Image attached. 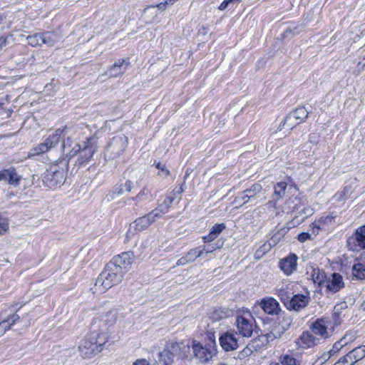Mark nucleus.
<instances>
[{"instance_id":"obj_24","label":"nucleus","mask_w":365,"mask_h":365,"mask_svg":"<svg viewBox=\"0 0 365 365\" xmlns=\"http://www.w3.org/2000/svg\"><path fill=\"white\" fill-rule=\"evenodd\" d=\"M225 228L226 226L224 223L215 224L210 229L209 234L202 237L203 242L205 243L212 242Z\"/></svg>"},{"instance_id":"obj_25","label":"nucleus","mask_w":365,"mask_h":365,"mask_svg":"<svg viewBox=\"0 0 365 365\" xmlns=\"http://www.w3.org/2000/svg\"><path fill=\"white\" fill-rule=\"evenodd\" d=\"M309 112L304 106H300L290 112L288 114V118L291 119V117L295 118V120H297L300 124L306 120L309 116Z\"/></svg>"},{"instance_id":"obj_52","label":"nucleus","mask_w":365,"mask_h":365,"mask_svg":"<svg viewBox=\"0 0 365 365\" xmlns=\"http://www.w3.org/2000/svg\"><path fill=\"white\" fill-rule=\"evenodd\" d=\"M166 6H167L165 5V2H161V3L158 4H153V5L148 6L145 9V11H147L148 9H153V8H158L159 10L164 11L165 9Z\"/></svg>"},{"instance_id":"obj_42","label":"nucleus","mask_w":365,"mask_h":365,"mask_svg":"<svg viewBox=\"0 0 365 365\" xmlns=\"http://www.w3.org/2000/svg\"><path fill=\"white\" fill-rule=\"evenodd\" d=\"M200 252H197V247L190 250L186 254V257L190 262H194L196 259L199 258Z\"/></svg>"},{"instance_id":"obj_38","label":"nucleus","mask_w":365,"mask_h":365,"mask_svg":"<svg viewBox=\"0 0 365 365\" xmlns=\"http://www.w3.org/2000/svg\"><path fill=\"white\" fill-rule=\"evenodd\" d=\"M299 122L297 120H295V118H292L291 119L288 118V114L284 118V119L282 121L279 125V129H282V127L287 125L290 129H293L296 125H299Z\"/></svg>"},{"instance_id":"obj_5","label":"nucleus","mask_w":365,"mask_h":365,"mask_svg":"<svg viewBox=\"0 0 365 365\" xmlns=\"http://www.w3.org/2000/svg\"><path fill=\"white\" fill-rule=\"evenodd\" d=\"M66 178V170L58 164L51 165L43 174V182L49 188L63 185Z\"/></svg>"},{"instance_id":"obj_20","label":"nucleus","mask_w":365,"mask_h":365,"mask_svg":"<svg viewBox=\"0 0 365 365\" xmlns=\"http://www.w3.org/2000/svg\"><path fill=\"white\" fill-rule=\"evenodd\" d=\"M297 255L294 254H291L279 261V267L285 275L289 276L291 275L297 269Z\"/></svg>"},{"instance_id":"obj_62","label":"nucleus","mask_w":365,"mask_h":365,"mask_svg":"<svg viewBox=\"0 0 365 365\" xmlns=\"http://www.w3.org/2000/svg\"><path fill=\"white\" fill-rule=\"evenodd\" d=\"M312 225H313V226H314V228H315V227H316V228H317L318 230L319 229V226L318 225V224H317V223H316V222H315V223H313Z\"/></svg>"},{"instance_id":"obj_53","label":"nucleus","mask_w":365,"mask_h":365,"mask_svg":"<svg viewBox=\"0 0 365 365\" xmlns=\"http://www.w3.org/2000/svg\"><path fill=\"white\" fill-rule=\"evenodd\" d=\"M298 240L301 242H304L307 240L311 239V235L308 232H301L298 235Z\"/></svg>"},{"instance_id":"obj_10","label":"nucleus","mask_w":365,"mask_h":365,"mask_svg":"<svg viewBox=\"0 0 365 365\" xmlns=\"http://www.w3.org/2000/svg\"><path fill=\"white\" fill-rule=\"evenodd\" d=\"M346 243L349 250L353 252L365 250V225L359 227L347 239Z\"/></svg>"},{"instance_id":"obj_54","label":"nucleus","mask_w":365,"mask_h":365,"mask_svg":"<svg viewBox=\"0 0 365 365\" xmlns=\"http://www.w3.org/2000/svg\"><path fill=\"white\" fill-rule=\"evenodd\" d=\"M237 198L242 200L243 203H246L252 199V195H249L246 190H245Z\"/></svg>"},{"instance_id":"obj_55","label":"nucleus","mask_w":365,"mask_h":365,"mask_svg":"<svg viewBox=\"0 0 365 365\" xmlns=\"http://www.w3.org/2000/svg\"><path fill=\"white\" fill-rule=\"evenodd\" d=\"M189 262H189L188 259L187 258L186 255H185V256L182 257L177 261L176 264L178 266H183V265L187 264Z\"/></svg>"},{"instance_id":"obj_19","label":"nucleus","mask_w":365,"mask_h":365,"mask_svg":"<svg viewBox=\"0 0 365 365\" xmlns=\"http://www.w3.org/2000/svg\"><path fill=\"white\" fill-rule=\"evenodd\" d=\"M309 302V297L304 294H295L291 297L285 306L287 309L299 312L304 309Z\"/></svg>"},{"instance_id":"obj_27","label":"nucleus","mask_w":365,"mask_h":365,"mask_svg":"<svg viewBox=\"0 0 365 365\" xmlns=\"http://www.w3.org/2000/svg\"><path fill=\"white\" fill-rule=\"evenodd\" d=\"M158 362L163 365H172L175 359L165 345L163 350L158 354Z\"/></svg>"},{"instance_id":"obj_28","label":"nucleus","mask_w":365,"mask_h":365,"mask_svg":"<svg viewBox=\"0 0 365 365\" xmlns=\"http://www.w3.org/2000/svg\"><path fill=\"white\" fill-rule=\"evenodd\" d=\"M42 44H46L48 46H53L56 43L58 42L61 39L59 34L53 32H45L41 34Z\"/></svg>"},{"instance_id":"obj_35","label":"nucleus","mask_w":365,"mask_h":365,"mask_svg":"<svg viewBox=\"0 0 365 365\" xmlns=\"http://www.w3.org/2000/svg\"><path fill=\"white\" fill-rule=\"evenodd\" d=\"M250 342L253 344V346H256L255 347V351L268 345L267 339L264 337L263 334H261L255 339L251 340Z\"/></svg>"},{"instance_id":"obj_9","label":"nucleus","mask_w":365,"mask_h":365,"mask_svg":"<svg viewBox=\"0 0 365 365\" xmlns=\"http://www.w3.org/2000/svg\"><path fill=\"white\" fill-rule=\"evenodd\" d=\"M192 348L194 356L202 364L210 361L217 353V349H213L206 344L203 346L195 340L193 341Z\"/></svg>"},{"instance_id":"obj_63","label":"nucleus","mask_w":365,"mask_h":365,"mask_svg":"<svg viewBox=\"0 0 365 365\" xmlns=\"http://www.w3.org/2000/svg\"><path fill=\"white\" fill-rule=\"evenodd\" d=\"M361 307L362 309L365 311V301L361 304Z\"/></svg>"},{"instance_id":"obj_4","label":"nucleus","mask_w":365,"mask_h":365,"mask_svg":"<svg viewBox=\"0 0 365 365\" xmlns=\"http://www.w3.org/2000/svg\"><path fill=\"white\" fill-rule=\"evenodd\" d=\"M124 274L120 269L109 262L96 279L95 285L98 287L100 292H105L121 282Z\"/></svg>"},{"instance_id":"obj_11","label":"nucleus","mask_w":365,"mask_h":365,"mask_svg":"<svg viewBox=\"0 0 365 365\" xmlns=\"http://www.w3.org/2000/svg\"><path fill=\"white\" fill-rule=\"evenodd\" d=\"M365 357V346H359L341 356L334 365H354Z\"/></svg>"},{"instance_id":"obj_2","label":"nucleus","mask_w":365,"mask_h":365,"mask_svg":"<svg viewBox=\"0 0 365 365\" xmlns=\"http://www.w3.org/2000/svg\"><path fill=\"white\" fill-rule=\"evenodd\" d=\"M73 131H75L73 127L65 126L63 128L56 129L45 139L43 143L34 147L31 151V155H40L48 152L58 145L61 136L70 135ZM71 145V138L68 136L66 140L63 142V151L65 152L66 148H70Z\"/></svg>"},{"instance_id":"obj_43","label":"nucleus","mask_w":365,"mask_h":365,"mask_svg":"<svg viewBox=\"0 0 365 365\" xmlns=\"http://www.w3.org/2000/svg\"><path fill=\"white\" fill-rule=\"evenodd\" d=\"M207 342L206 343V345L210 347H212L213 349H217L215 333L209 331L207 334Z\"/></svg>"},{"instance_id":"obj_50","label":"nucleus","mask_w":365,"mask_h":365,"mask_svg":"<svg viewBox=\"0 0 365 365\" xmlns=\"http://www.w3.org/2000/svg\"><path fill=\"white\" fill-rule=\"evenodd\" d=\"M204 250H205L206 253H212L217 249L220 248V246H217L216 244L211 245H204Z\"/></svg>"},{"instance_id":"obj_39","label":"nucleus","mask_w":365,"mask_h":365,"mask_svg":"<svg viewBox=\"0 0 365 365\" xmlns=\"http://www.w3.org/2000/svg\"><path fill=\"white\" fill-rule=\"evenodd\" d=\"M262 187L260 184L255 183L250 188L245 190L249 195H252V198L262 192Z\"/></svg>"},{"instance_id":"obj_32","label":"nucleus","mask_w":365,"mask_h":365,"mask_svg":"<svg viewBox=\"0 0 365 365\" xmlns=\"http://www.w3.org/2000/svg\"><path fill=\"white\" fill-rule=\"evenodd\" d=\"M133 187V182L131 180H128L125 182V183L121 184L119 187L115 188V191L113 195L116 194L117 195H120L125 192H131Z\"/></svg>"},{"instance_id":"obj_26","label":"nucleus","mask_w":365,"mask_h":365,"mask_svg":"<svg viewBox=\"0 0 365 365\" xmlns=\"http://www.w3.org/2000/svg\"><path fill=\"white\" fill-rule=\"evenodd\" d=\"M277 294L284 306H286L292 297V288L289 285L283 284L277 289Z\"/></svg>"},{"instance_id":"obj_13","label":"nucleus","mask_w":365,"mask_h":365,"mask_svg":"<svg viewBox=\"0 0 365 365\" xmlns=\"http://www.w3.org/2000/svg\"><path fill=\"white\" fill-rule=\"evenodd\" d=\"M329 325V321L322 318L317 319L309 327L311 331L317 336L320 343L331 336L328 329Z\"/></svg>"},{"instance_id":"obj_17","label":"nucleus","mask_w":365,"mask_h":365,"mask_svg":"<svg viewBox=\"0 0 365 365\" xmlns=\"http://www.w3.org/2000/svg\"><path fill=\"white\" fill-rule=\"evenodd\" d=\"M221 347L225 351H230L238 348V339L236 334L230 331H226L221 334L219 338Z\"/></svg>"},{"instance_id":"obj_51","label":"nucleus","mask_w":365,"mask_h":365,"mask_svg":"<svg viewBox=\"0 0 365 365\" xmlns=\"http://www.w3.org/2000/svg\"><path fill=\"white\" fill-rule=\"evenodd\" d=\"M299 214L300 215H304V218H307V217L311 216L313 214V209L309 207H304L299 211Z\"/></svg>"},{"instance_id":"obj_3","label":"nucleus","mask_w":365,"mask_h":365,"mask_svg":"<svg viewBox=\"0 0 365 365\" xmlns=\"http://www.w3.org/2000/svg\"><path fill=\"white\" fill-rule=\"evenodd\" d=\"M98 150L97 138L91 137L83 141L82 144L76 143L66 155L68 158H71L76 155H78L76 161V165L82 166L88 163L93 155Z\"/></svg>"},{"instance_id":"obj_8","label":"nucleus","mask_w":365,"mask_h":365,"mask_svg":"<svg viewBox=\"0 0 365 365\" xmlns=\"http://www.w3.org/2000/svg\"><path fill=\"white\" fill-rule=\"evenodd\" d=\"M235 326L237 334L246 338H250L255 327V320L249 311L236 317Z\"/></svg>"},{"instance_id":"obj_21","label":"nucleus","mask_w":365,"mask_h":365,"mask_svg":"<svg viewBox=\"0 0 365 365\" xmlns=\"http://www.w3.org/2000/svg\"><path fill=\"white\" fill-rule=\"evenodd\" d=\"M129 65L128 59H118L112 66H110L106 74L110 78H116L122 76L127 70Z\"/></svg>"},{"instance_id":"obj_41","label":"nucleus","mask_w":365,"mask_h":365,"mask_svg":"<svg viewBox=\"0 0 365 365\" xmlns=\"http://www.w3.org/2000/svg\"><path fill=\"white\" fill-rule=\"evenodd\" d=\"M241 0H224L219 6L218 9L220 11H224L227 8L232 7L236 3H240Z\"/></svg>"},{"instance_id":"obj_49","label":"nucleus","mask_w":365,"mask_h":365,"mask_svg":"<svg viewBox=\"0 0 365 365\" xmlns=\"http://www.w3.org/2000/svg\"><path fill=\"white\" fill-rule=\"evenodd\" d=\"M297 27L292 29L291 27H288L283 33V38H288L290 36L295 35L298 33Z\"/></svg>"},{"instance_id":"obj_34","label":"nucleus","mask_w":365,"mask_h":365,"mask_svg":"<svg viewBox=\"0 0 365 365\" xmlns=\"http://www.w3.org/2000/svg\"><path fill=\"white\" fill-rule=\"evenodd\" d=\"M287 186V184L285 182H279L274 186V193L277 199L282 198L284 196Z\"/></svg>"},{"instance_id":"obj_29","label":"nucleus","mask_w":365,"mask_h":365,"mask_svg":"<svg viewBox=\"0 0 365 365\" xmlns=\"http://www.w3.org/2000/svg\"><path fill=\"white\" fill-rule=\"evenodd\" d=\"M175 200L174 194L170 195L165 197L163 202L159 205L155 209L153 210H158L159 216L161 217L163 214L168 212V210L171 205L173 204Z\"/></svg>"},{"instance_id":"obj_7","label":"nucleus","mask_w":365,"mask_h":365,"mask_svg":"<svg viewBox=\"0 0 365 365\" xmlns=\"http://www.w3.org/2000/svg\"><path fill=\"white\" fill-rule=\"evenodd\" d=\"M127 144L128 138L125 135L120 134L113 137L106 148L105 158L108 160L118 158L125 150Z\"/></svg>"},{"instance_id":"obj_18","label":"nucleus","mask_w":365,"mask_h":365,"mask_svg":"<svg viewBox=\"0 0 365 365\" xmlns=\"http://www.w3.org/2000/svg\"><path fill=\"white\" fill-rule=\"evenodd\" d=\"M320 344L317 336L309 331H304L297 340V344L302 349L312 348Z\"/></svg>"},{"instance_id":"obj_37","label":"nucleus","mask_w":365,"mask_h":365,"mask_svg":"<svg viewBox=\"0 0 365 365\" xmlns=\"http://www.w3.org/2000/svg\"><path fill=\"white\" fill-rule=\"evenodd\" d=\"M255 346H253V344L250 341L249 344L238 354V358L242 359L250 356L255 351Z\"/></svg>"},{"instance_id":"obj_57","label":"nucleus","mask_w":365,"mask_h":365,"mask_svg":"<svg viewBox=\"0 0 365 365\" xmlns=\"http://www.w3.org/2000/svg\"><path fill=\"white\" fill-rule=\"evenodd\" d=\"M197 252H200V255H199V257H205V256L207 254L206 253L205 250H204V247L202 245L197 247Z\"/></svg>"},{"instance_id":"obj_56","label":"nucleus","mask_w":365,"mask_h":365,"mask_svg":"<svg viewBox=\"0 0 365 365\" xmlns=\"http://www.w3.org/2000/svg\"><path fill=\"white\" fill-rule=\"evenodd\" d=\"M133 365H150V362L145 359H138L135 361Z\"/></svg>"},{"instance_id":"obj_46","label":"nucleus","mask_w":365,"mask_h":365,"mask_svg":"<svg viewBox=\"0 0 365 365\" xmlns=\"http://www.w3.org/2000/svg\"><path fill=\"white\" fill-rule=\"evenodd\" d=\"M9 228V222L6 218L0 217V235L4 234Z\"/></svg>"},{"instance_id":"obj_30","label":"nucleus","mask_w":365,"mask_h":365,"mask_svg":"<svg viewBox=\"0 0 365 365\" xmlns=\"http://www.w3.org/2000/svg\"><path fill=\"white\" fill-rule=\"evenodd\" d=\"M311 277L315 284H317L321 288H323V285L327 277L323 270L314 269L311 274Z\"/></svg>"},{"instance_id":"obj_36","label":"nucleus","mask_w":365,"mask_h":365,"mask_svg":"<svg viewBox=\"0 0 365 365\" xmlns=\"http://www.w3.org/2000/svg\"><path fill=\"white\" fill-rule=\"evenodd\" d=\"M27 42L31 46H41L42 45V36L41 34H36L31 36H29L27 38Z\"/></svg>"},{"instance_id":"obj_44","label":"nucleus","mask_w":365,"mask_h":365,"mask_svg":"<svg viewBox=\"0 0 365 365\" xmlns=\"http://www.w3.org/2000/svg\"><path fill=\"white\" fill-rule=\"evenodd\" d=\"M332 356V354L329 352H324L323 354H322L318 359L316 360V361L314 363V364L317 365H322L324 363H325L327 360L330 359V357Z\"/></svg>"},{"instance_id":"obj_1","label":"nucleus","mask_w":365,"mask_h":365,"mask_svg":"<svg viewBox=\"0 0 365 365\" xmlns=\"http://www.w3.org/2000/svg\"><path fill=\"white\" fill-rule=\"evenodd\" d=\"M116 321V312L110 310L94 319L91 331L80 342L78 351L83 358H91L100 353L108 342L110 329Z\"/></svg>"},{"instance_id":"obj_59","label":"nucleus","mask_w":365,"mask_h":365,"mask_svg":"<svg viewBox=\"0 0 365 365\" xmlns=\"http://www.w3.org/2000/svg\"><path fill=\"white\" fill-rule=\"evenodd\" d=\"M155 166L158 169L165 171L167 175H169L170 172L169 170L165 169V165H162L160 163H156Z\"/></svg>"},{"instance_id":"obj_12","label":"nucleus","mask_w":365,"mask_h":365,"mask_svg":"<svg viewBox=\"0 0 365 365\" xmlns=\"http://www.w3.org/2000/svg\"><path fill=\"white\" fill-rule=\"evenodd\" d=\"M165 346L174 358L185 359L190 351V346L182 340H170L166 342Z\"/></svg>"},{"instance_id":"obj_60","label":"nucleus","mask_w":365,"mask_h":365,"mask_svg":"<svg viewBox=\"0 0 365 365\" xmlns=\"http://www.w3.org/2000/svg\"><path fill=\"white\" fill-rule=\"evenodd\" d=\"M364 252L360 255L359 259L358 260L362 261L365 264V250H363Z\"/></svg>"},{"instance_id":"obj_45","label":"nucleus","mask_w":365,"mask_h":365,"mask_svg":"<svg viewBox=\"0 0 365 365\" xmlns=\"http://www.w3.org/2000/svg\"><path fill=\"white\" fill-rule=\"evenodd\" d=\"M148 192L146 190V188L144 187L139 192V193L135 197H130L128 200H134L136 202L137 204L143 200V198L147 195Z\"/></svg>"},{"instance_id":"obj_61","label":"nucleus","mask_w":365,"mask_h":365,"mask_svg":"<svg viewBox=\"0 0 365 365\" xmlns=\"http://www.w3.org/2000/svg\"><path fill=\"white\" fill-rule=\"evenodd\" d=\"M164 2H165L166 6L173 5V4L172 0H165Z\"/></svg>"},{"instance_id":"obj_48","label":"nucleus","mask_w":365,"mask_h":365,"mask_svg":"<svg viewBox=\"0 0 365 365\" xmlns=\"http://www.w3.org/2000/svg\"><path fill=\"white\" fill-rule=\"evenodd\" d=\"M356 336L353 333H346L340 340H344L345 346L354 341Z\"/></svg>"},{"instance_id":"obj_14","label":"nucleus","mask_w":365,"mask_h":365,"mask_svg":"<svg viewBox=\"0 0 365 365\" xmlns=\"http://www.w3.org/2000/svg\"><path fill=\"white\" fill-rule=\"evenodd\" d=\"M22 175L14 167H9L0 171V181H5L14 187L19 185Z\"/></svg>"},{"instance_id":"obj_22","label":"nucleus","mask_w":365,"mask_h":365,"mask_svg":"<svg viewBox=\"0 0 365 365\" xmlns=\"http://www.w3.org/2000/svg\"><path fill=\"white\" fill-rule=\"evenodd\" d=\"M260 307L266 314L270 315H277L281 311L279 304L272 297L262 299Z\"/></svg>"},{"instance_id":"obj_58","label":"nucleus","mask_w":365,"mask_h":365,"mask_svg":"<svg viewBox=\"0 0 365 365\" xmlns=\"http://www.w3.org/2000/svg\"><path fill=\"white\" fill-rule=\"evenodd\" d=\"M7 44L6 38L4 36L0 37V49H2Z\"/></svg>"},{"instance_id":"obj_64","label":"nucleus","mask_w":365,"mask_h":365,"mask_svg":"<svg viewBox=\"0 0 365 365\" xmlns=\"http://www.w3.org/2000/svg\"><path fill=\"white\" fill-rule=\"evenodd\" d=\"M275 238H277V236H276V235H274V236L272 237V239H271V240H272L274 242H276Z\"/></svg>"},{"instance_id":"obj_47","label":"nucleus","mask_w":365,"mask_h":365,"mask_svg":"<svg viewBox=\"0 0 365 365\" xmlns=\"http://www.w3.org/2000/svg\"><path fill=\"white\" fill-rule=\"evenodd\" d=\"M264 337L266 338L267 342L269 344L271 341L280 336L279 334H275L273 331H269L267 334H263Z\"/></svg>"},{"instance_id":"obj_6","label":"nucleus","mask_w":365,"mask_h":365,"mask_svg":"<svg viewBox=\"0 0 365 365\" xmlns=\"http://www.w3.org/2000/svg\"><path fill=\"white\" fill-rule=\"evenodd\" d=\"M159 213L158 210H152L148 214L136 219L134 222L130 223L126 233V238L130 239L137 233L147 229L158 219L160 218Z\"/></svg>"},{"instance_id":"obj_16","label":"nucleus","mask_w":365,"mask_h":365,"mask_svg":"<svg viewBox=\"0 0 365 365\" xmlns=\"http://www.w3.org/2000/svg\"><path fill=\"white\" fill-rule=\"evenodd\" d=\"M343 277L338 273H333L327 277L323 285L327 292L336 293L344 287Z\"/></svg>"},{"instance_id":"obj_40","label":"nucleus","mask_w":365,"mask_h":365,"mask_svg":"<svg viewBox=\"0 0 365 365\" xmlns=\"http://www.w3.org/2000/svg\"><path fill=\"white\" fill-rule=\"evenodd\" d=\"M344 346H345L344 340H339L333 344L332 348L329 351L334 355L339 351Z\"/></svg>"},{"instance_id":"obj_23","label":"nucleus","mask_w":365,"mask_h":365,"mask_svg":"<svg viewBox=\"0 0 365 365\" xmlns=\"http://www.w3.org/2000/svg\"><path fill=\"white\" fill-rule=\"evenodd\" d=\"M22 322L20 316L17 314H14L9 316L7 319L0 322V336L3 335L6 331L14 329V327Z\"/></svg>"},{"instance_id":"obj_31","label":"nucleus","mask_w":365,"mask_h":365,"mask_svg":"<svg viewBox=\"0 0 365 365\" xmlns=\"http://www.w3.org/2000/svg\"><path fill=\"white\" fill-rule=\"evenodd\" d=\"M352 274L357 279H365V264L357 261L352 267Z\"/></svg>"},{"instance_id":"obj_15","label":"nucleus","mask_w":365,"mask_h":365,"mask_svg":"<svg viewBox=\"0 0 365 365\" xmlns=\"http://www.w3.org/2000/svg\"><path fill=\"white\" fill-rule=\"evenodd\" d=\"M134 259L133 252H125L118 255L113 258L110 262L113 263L117 268L120 269L124 274L130 267Z\"/></svg>"},{"instance_id":"obj_33","label":"nucleus","mask_w":365,"mask_h":365,"mask_svg":"<svg viewBox=\"0 0 365 365\" xmlns=\"http://www.w3.org/2000/svg\"><path fill=\"white\" fill-rule=\"evenodd\" d=\"M279 361L282 365H300V360L289 354L281 356Z\"/></svg>"}]
</instances>
